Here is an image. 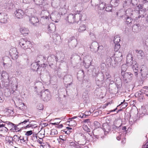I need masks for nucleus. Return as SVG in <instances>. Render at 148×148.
<instances>
[{
	"label": "nucleus",
	"instance_id": "nucleus-1",
	"mask_svg": "<svg viewBox=\"0 0 148 148\" xmlns=\"http://www.w3.org/2000/svg\"><path fill=\"white\" fill-rule=\"evenodd\" d=\"M133 64L132 68L135 75L138 74V64L135 61L134 62L133 58L131 55H128L127 58L126 64H123L121 67V72H125L127 69V66H129Z\"/></svg>",
	"mask_w": 148,
	"mask_h": 148
},
{
	"label": "nucleus",
	"instance_id": "nucleus-2",
	"mask_svg": "<svg viewBox=\"0 0 148 148\" xmlns=\"http://www.w3.org/2000/svg\"><path fill=\"white\" fill-rule=\"evenodd\" d=\"M39 86H38V91L37 90V89L38 87L37 86H36L35 87V90L37 92L38 95L39 97L43 99V100L45 101H47L50 100V92L48 91L47 89L46 90L44 91H40L41 90L40 88L41 89L44 88L43 84L40 82L38 83Z\"/></svg>",
	"mask_w": 148,
	"mask_h": 148
},
{
	"label": "nucleus",
	"instance_id": "nucleus-3",
	"mask_svg": "<svg viewBox=\"0 0 148 148\" xmlns=\"http://www.w3.org/2000/svg\"><path fill=\"white\" fill-rule=\"evenodd\" d=\"M102 78L100 79H98L96 80V84L98 86L103 84L104 82H105L107 80H111V76L108 72H105L102 76Z\"/></svg>",
	"mask_w": 148,
	"mask_h": 148
},
{
	"label": "nucleus",
	"instance_id": "nucleus-4",
	"mask_svg": "<svg viewBox=\"0 0 148 148\" xmlns=\"http://www.w3.org/2000/svg\"><path fill=\"white\" fill-rule=\"evenodd\" d=\"M20 46L24 49H27L32 47V45L30 42L26 39L22 38L19 41Z\"/></svg>",
	"mask_w": 148,
	"mask_h": 148
},
{
	"label": "nucleus",
	"instance_id": "nucleus-5",
	"mask_svg": "<svg viewBox=\"0 0 148 148\" xmlns=\"http://www.w3.org/2000/svg\"><path fill=\"white\" fill-rule=\"evenodd\" d=\"M123 80L126 83L130 82L132 79L133 75L130 73L121 72Z\"/></svg>",
	"mask_w": 148,
	"mask_h": 148
},
{
	"label": "nucleus",
	"instance_id": "nucleus-6",
	"mask_svg": "<svg viewBox=\"0 0 148 148\" xmlns=\"http://www.w3.org/2000/svg\"><path fill=\"white\" fill-rule=\"evenodd\" d=\"M27 138L24 137L20 136L19 137L17 135L14 136V140H15V142L19 145L21 144H25L27 143Z\"/></svg>",
	"mask_w": 148,
	"mask_h": 148
},
{
	"label": "nucleus",
	"instance_id": "nucleus-7",
	"mask_svg": "<svg viewBox=\"0 0 148 148\" xmlns=\"http://www.w3.org/2000/svg\"><path fill=\"white\" fill-rule=\"evenodd\" d=\"M92 61L91 58L89 56H86L84 57L83 63L84 66L86 68H89L91 65Z\"/></svg>",
	"mask_w": 148,
	"mask_h": 148
},
{
	"label": "nucleus",
	"instance_id": "nucleus-8",
	"mask_svg": "<svg viewBox=\"0 0 148 148\" xmlns=\"http://www.w3.org/2000/svg\"><path fill=\"white\" fill-rule=\"evenodd\" d=\"M58 59L54 55H50L47 58V60L50 66H52L53 63H56Z\"/></svg>",
	"mask_w": 148,
	"mask_h": 148
},
{
	"label": "nucleus",
	"instance_id": "nucleus-9",
	"mask_svg": "<svg viewBox=\"0 0 148 148\" xmlns=\"http://www.w3.org/2000/svg\"><path fill=\"white\" fill-rule=\"evenodd\" d=\"M79 143H77L75 141H72L70 142L69 143V148H80L79 144L80 145H83L85 143V142H83L82 143L80 141L78 142Z\"/></svg>",
	"mask_w": 148,
	"mask_h": 148
},
{
	"label": "nucleus",
	"instance_id": "nucleus-10",
	"mask_svg": "<svg viewBox=\"0 0 148 148\" xmlns=\"http://www.w3.org/2000/svg\"><path fill=\"white\" fill-rule=\"evenodd\" d=\"M9 53L12 58L13 60L17 59L18 56V53L17 52L16 48H12L10 50Z\"/></svg>",
	"mask_w": 148,
	"mask_h": 148
},
{
	"label": "nucleus",
	"instance_id": "nucleus-11",
	"mask_svg": "<svg viewBox=\"0 0 148 148\" xmlns=\"http://www.w3.org/2000/svg\"><path fill=\"white\" fill-rule=\"evenodd\" d=\"M59 15L56 11H54L51 14L50 18L55 23H58L59 21Z\"/></svg>",
	"mask_w": 148,
	"mask_h": 148
},
{
	"label": "nucleus",
	"instance_id": "nucleus-12",
	"mask_svg": "<svg viewBox=\"0 0 148 148\" xmlns=\"http://www.w3.org/2000/svg\"><path fill=\"white\" fill-rule=\"evenodd\" d=\"M14 14L15 16L19 19L22 18L24 15V11L21 9L16 10L14 12Z\"/></svg>",
	"mask_w": 148,
	"mask_h": 148
},
{
	"label": "nucleus",
	"instance_id": "nucleus-13",
	"mask_svg": "<svg viewBox=\"0 0 148 148\" xmlns=\"http://www.w3.org/2000/svg\"><path fill=\"white\" fill-rule=\"evenodd\" d=\"M29 20L31 24L35 26L37 25V24L39 22L38 18L35 16H29Z\"/></svg>",
	"mask_w": 148,
	"mask_h": 148
},
{
	"label": "nucleus",
	"instance_id": "nucleus-14",
	"mask_svg": "<svg viewBox=\"0 0 148 148\" xmlns=\"http://www.w3.org/2000/svg\"><path fill=\"white\" fill-rule=\"evenodd\" d=\"M102 129L105 135L107 134L110 131V127L107 123H103V125Z\"/></svg>",
	"mask_w": 148,
	"mask_h": 148
},
{
	"label": "nucleus",
	"instance_id": "nucleus-15",
	"mask_svg": "<svg viewBox=\"0 0 148 148\" xmlns=\"http://www.w3.org/2000/svg\"><path fill=\"white\" fill-rule=\"evenodd\" d=\"M8 18V16L5 14L3 13H0V22L1 23H6Z\"/></svg>",
	"mask_w": 148,
	"mask_h": 148
},
{
	"label": "nucleus",
	"instance_id": "nucleus-16",
	"mask_svg": "<svg viewBox=\"0 0 148 148\" xmlns=\"http://www.w3.org/2000/svg\"><path fill=\"white\" fill-rule=\"evenodd\" d=\"M148 10V7L146 6L143 9L140 10H139L138 13L139 16L138 18L143 17L146 14V12L147 10Z\"/></svg>",
	"mask_w": 148,
	"mask_h": 148
},
{
	"label": "nucleus",
	"instance_id": "nucleus-17",
	"mask_svg": "<svg viewBox=\"0 0 148 148\" xmlns=\"http://www.w3.org/2000/svg\"><path fill=\"white\" fill-rule=\"evenodd\" d=\"M66 20L70 23H73L75 22L74 14H70L66 17Z\"/></svg>",
	"mask_w": 148,
	"mask_h": 148
},
{
	"label": "nucleus",
	"instance_id": "nucleus-18",
	"mask_svg": "<svg viewBox=\"0 0 148 148\" xmlns=\"http://www.w3.org/2000/svg\"><path fill=\"white\" fill-rule=\"evenodd\" d=\"M136 54L138 59H142L145 56V54L143 51L142 50H135Z\"/></svg>",
	"mask_w": 148,
	"mask_h": 148
},
{
	"label": "nucleus",
	"instance_id": "nucleus-19",
	"mask_svg": "<svg viewBox=\"0 0 148 148\" xmlns=\"http://www.w3.org/2000/svg\"><path fill=\"white\" fill-rule=\"evenodd\" d=\"M114 60L117 62H120L123 58L122 53L119 52H116L114 54Z\"/></svg>",
	"mask_w": 148,
	"mask_h": 148
},
{
	"label": "nucleus",
	"instance_id": "nucleus-20",
	"mask_svg": "<svg viewBox=\"0 0 148 148\" xmlns=\"http://www.w3.org/2000/svg\"><path fill=\"white\" fill-rule=\"evenodd\" d=\"M141 29V26L139 24L134 25L132 27V31L135 33L140 32Z\"/></svg>",
	"mask_w": 148,
	"mask_h": 148
},
{
	"label": "nucleus",
	"instance_id": "nucleus-21",
	"mask_svg": "<svg viewBox=\"0 0 148 148\" xmlns=\"http://www.w3.org/2000/svg\"><path fill=\"white\" fill-rule=\"evenodd\" d=\"M1 77L3 80L5 82H7V81L9 79V75L6 71H2Z\"/></svg>",
	"mask_w": 148,
	"mask_h": 148
},
{
	"label": "nucleus",
	"instance_id": "nucleus-22",
	"mask_svg": "<svg viewBox=\"0 0 148 148\" xmlns=\"http://www.w3.org/2000/svg\"><path fill=\"white\" fill-rule=\"evenodd\" d=\"M27 117L25 116H23L21 118V122L19 123V125H23L25 124L26 123L29 122V119H27L26 118Z\"/></svg>",
	"mask_w": 148,
	"mask_h": 148
},
{
	"label": "nucleus",
	"instance_id": "nucleus-23",
	"mask_svg": "<svg viewBox=\"0 0 148 148\" xmlns=\"http://www.w3.org/2000/svg\"><path fill=\"white\" fill-rule=\"evenodd\" d=\"M56 29V26L54 24L50 23L48 26V30L50 33L55 31Z\"/></svg>",
	"mask_w": 148,
	"mask_h": 148
},
{
	"label": "nucleus",
	"instance_id": "nucleus-24",
	"mask_svg": "<svg viewBox=\"0 0 148 148\" xmlns=\"http://www.w3.org/2000/svg\"><path fill=\"white\" fill-rule=\"evenodd\" d=\"M21 33L24 35H26L28 34L29 32V30L25 27L21 28L20 29Z\"/></svg>",
	"mask_w": 148,
	"mask_h": 148
},
{
	"label": "nucleus",
	"instance_id": "nucleus-25",
	"mask_svg": "<svg viewBox=\"0 0 148 148\" xmlns=\"http://www.w3.org/2000/svg\"><path fill=\"white\" fill-rule=\"evenodd\" d=\"M32 67L34 70L38 71L39 69V66L38 65V63L36 62L34 63L31 65Z\"/></svg>",
	"mask_w": 148,
	"mask_h": 148
},
{
	"label": "nucleus",
	"instance_id": "nucleus-26",
	"mask_svg": "<svg viewBox=\"0 0 148 148\" xmlns=\"http://www.w3.org/2000/svg\"><path fill=\"white\" fill-rule=\"evenodd\" d=\"M131 0H126L123 1V7L124 8H127L130 4Z\"/></svg>",
	"mask_w": 148,
	"mask_h": 148
},
{
	"label": "nucleus",
	"instance_id": "nucleus-27",
	"mask_svg": "<svg viewBox=\"0 0 148 148\" xmlns=\"http://www.w3.org/2000/svg\"><path fill=\"white\" fill-rule=\"evenodd\" d=\"M75 22H77L79 21H81L82 16V15L79 14H74Z\"/></svg>",
	"mask_w": 148,
	"mask_h": 148
},
{
	"label": "nucleus",
	"instance_id": "nucleus-28",
	"mask_svg": "<svg viewBox=\"0 0 148 148\" xmlns=\"http://www.w3.org/2000/svg\"><path fill=\"white\" fill-rule=\"evenodd\" d=\"M86 29V27L85 25L82 24L80 25L79 28L78 29V31L79 32H82L85 31Z\"/></svg>",
	"mask_w": 148,
	"mask_h": 148
},
{
	"label": "nucleus",
	"instance_id": "nucleus-29",
	"mask_svg": "<svg viewBox=\"0 0 148 148\" xmlns=\"http://www.w3.org/2000/svg\"><path fill=\"white\" fill-rule=\"evenodd\" d=\"M120 41V38L119 36L116 35L114 37L113 41L114 44H119Z\"/></svg>",
	"mask_w": 148,
	"mask_h": 148
},
{
	"label": "nucleus",
	"instance_id": "nucleus-30",
	"mask_svg": "<svg viewBox=\"0 0 148 148\" xmlns=\"http://www.w3.org/2000/svg\"><path fill=\"white\" fill-rule=\"evenodd\" d=\"M77 44V41L76 39H74L70 45H69L71 48H74L76 47Z\"/></svg>",
	"mask_w": 148,
	"mask_h": 148
},
{
	"label": "nucleus",
	"instance_id": "nucleus-31",
	"mask_svg": "<svg viewBox=\"0 0 148 148\" xmlns=\"http://www.w3.org/2000/svg\"><path fill=\"white\" fill-rule=\"evenodd\" d=\"M81 136H82L83 137V138L85 140H87L88 138V137H89V141H90V139H91L92 138V136L90 135L88 133H86L85 135L84 134H83Z\"/></svg>",
	"mask_w": 148,
	"mask_h": 148
},
{
	"label": "nucleus",
	"instance_id": "nucleus-32",
	"mask_svg": "<svg viewBox=\"0 0 148 148\" xmlns=\"http://www.w3.org/2000/svg\"><path fill=\"white\" fill-rule=\"evenodd\" d=\"M5 140L6 141H8L10 144H11V143H12V141H13L15 142V140H14V136L13 138H12L11 136H7L5 138Z\"/></svg>",
	"mask_w": 148,
	"mask_h": 148
},
{
	"label": "nucleus",
	"instance_id": "nucleus-33",
	"mask_svg": "<svg viewBox=\"0 0 148 148\" xmlns=\"http://www.w3.org/2000/svg\"><path fill=\"white\" fill-rule=\"evenodd\" d=\"M124 14V12L123 10H119L116 12V15L117 16L122 18Z\"/></svg>",
	"mask_w": 148,
	"mask_h": 148
},
{
	"label": "nucleus",
	"instance_id": "nucleus-34",
	"mask_svg": "<svg viewBox=\"0 0 148 148\" xmlns=\"http://www.w3.org/2000/svg\"><path fill=\"white\" fill-rule=\"evenodd\" d=\"M125 23L127 24H130L131 23L132 21V19L128 16L125 17Z\"/></svg>",
	"mask_w": 148,
	"mask_h": 148
},
{
	"label": "nucleus",
	"instance_id": "nucleus-35",
	"mask_svg": "<svg viewBox=\"0 0 148 148\" xmlns=\"http://www.w3.org/2000/svg\"><path fill=\"white\" fill-rule=\"evenodd\" d=\"M7 125L8 127L10 128L14 127L15 126V125L9 121H6L4 122Z\"/></svg>",
	"mask_w": 148,
	"mask_h": 148
},
{
	"label": "nucleus",
	"instance_id": "nucleus-36",
	"mask_svg": "<svg viewBox=\"0 0 148 148\" xmlns=\"http://www.w3.org/2000/svg\"><path fill=\"white\" fill-rule=\"evenodd\" d=\"M105 10L107 12H111L112 10V5H106Z\"/></svg>",
	"mask_w": 148,
	"mask_h": 148
},
{
	"label": "nucleus",
	"instance_id": "nucleus-37",
	"mask_svg": "<svg viewBox=\"0 0 148 148\" xmlns=\"http://www.w3.org/2000/svg\"><path fill=\"white\" fill-rule=\"evenodd\" d=\"M5 125L3 124V126L0 127L1 128V130H0L3 131L4 133H7L8 131V130L6 127L5 126Z\"/></svg>",
	"mask_w": 148,
	"mask_h": 148
},
{
	"label": "nucleus",
	"instance_id": "nucleus-38",
	"mask_svg": "<svg viewBox=\"0 0 148 148\" xmlns=\"http://www.w3.org/2000/svg\"><path fill=\"white\" fill-rule=\"evenodd\" d=\"M138 0H131L130 4H131L133 6H135L137 5L138 2Z\"/></svg>",
	"mask_w": 148,
	"mask_h": 148
},
{
	"label": "nucleus",
	"instance_id": "nucleus-39",
	"mask_svg": "<svg viewBox=\"0 0 148 148\" xmlns=\"http://www.w3.org/2000/svg\"><path fill=\"white\" fill-rule=\"evenodd\" d=\"M114 49L115 51L117 52L118 50L120 48V45L119 44H114Z\"/></svg>",
	"mask_w": 148,
	"mask_h": 148
},
{
	"label": "nucleus",
	"instance_id": "nucleus-40",
	"mask_svg": "<svg viewBox=\"0 0 148 148\" xmlns=\"http://www.w3.org/2000/svg\"><path fill=\"white\" fill-rule=\"evenodd\" d=\"M36 127V126L35 124L33 123H29L26 126V128H29L30 127L33 128Z\"/></svg>",
	"mask_w": 148,
	"mask_h": 148
},
{
	"label": "nucleus",
	"instance_id": "nucleus-41",
	"mask_svg": "<svg viewBox=\"0 0 148 148\" xmlns=\"http://www.w3.org/2000/svg\"><path fill=\"white\" fill-rule=\"evenodd\" d=\"M58 132L57 130L56 129H52L51 131L50 135H54L57 134Z\"/></svg>",
	"mask_w": 148,
	"mask_h": 148
},
{
	"label": "nucleus",
	"instance_id": "nucleus-42",
	"mask_svg": "<svg viewBox=\"0 0 148 148\" xmlns=\"http://www.w3.org/2000/svg\"><path fill=\"white\" fill-rule=\"evenodd\" d=\"M69 123L71 125L74 126H76L77 124L76 121L73 120H71L69 121Z\"/></svg>",
	"mask_w": 148,
	"mask_h": 148
},
{
	"label": "nucleus",
	"instance_id": "nucleus-43",
	"mask_svg": "<svg viewBox=\"0 0 148 148\" xmlns=\"http://www.w3.org/2000/svg\"><path fill=\"white\" fill-rule=\"evenodd\" d=\"M94 126L96 128H99L100 127V124L97 121H95L94 122Z\"/></svg>",
	"mask_w": 148,
	"mask_h": 148
},
{
	"label": "nucleus",
	"instance_id": "nucleus-44",
	"mask_svg": "<svg viewBox=\"0 0 148 148\" xmlns=\"http://www.w3.org/2000/svg\"><path fill=\"white\" fill-rule=\"evenodd\" d=\"M119 2V1L118 0H112L111 2L112 3H114L115 6H116L118 5V4Z\"/></svg>",
	"mask_w": 148,
	"mask_h": 148
},
{
	"label": "nucleus",
	"instance_id": "nucleus-45",
	"mask_svg": "<svg viewBox=\"0 0 148 148\" xmlns=\"http://www.w3.org/2000/svg\"><path fill=\"white\" fill-rule=\"evenodd\" d=\"M125 101V100H124V101L123 102H121V103L119 105L120 106L121 105L122 106H123V107L122 108H125L127 105V103H124Z\"/></svg>",
	"mask_w": 148,
	"mask_h": 148
},
{
	"label": "nucleus",
	"instance_id": "nucleus-46",
	"mask_svg": "<svg viewBox=\"0 0 148 148\" xmlns=\"http://www.w3.org/2000/svg\"><path fill=\"white\" fill-rule=\"evenodd\" d=\"M143 3L144 4L143 6L144 7H146V6L148 7V0H144L143 1Z\"/></svg>",
	"mask_w": 148,
	"mask_h": 148
},
{
	"label": "nucleus",
	"instance_id": "nucleus-47",
	"mask_svg": "<svg viewBox=\"0 0 148 148\" xmlns=\"http://www.w3.org/2000/svg\"><path fill=\"white\" fill-rule=\"evenodd\" d=\"M19 108L20 110H23L24 108L25 105L24 103H21L19 105Z\"/></svg>",
	"mask_w": 148,
	"mask_h": 148
},
{
	"label": "nucleus",
	"instance_id": "nucleus-48",
	"mask_svg": "<svg viewBox=\"0 0 148 148\" xmlns=\"http://www.w3.org/2000/svg\"><path fill=\"white\" fill-rule=\"evenodd\" d=\"M112 58L110 57H107V59H106V62L108 64L110 63V64H111V62H112Z\"/></svg>",
	"mask_w": 148,
	"mask_h": 148
},
{
	"label": "nucleus",
	"instance_id": "nucleus-49",
	"mask_svg": "<svg viewBox=\"0 0 148 148\" xmlns=\"http://www.w3.org/2000/svg\"><path fill=\"white\" fill-rule=\"evenodd\" d=\"M43 105L42 104H39L37 107V108L39 110H42L43 109Z\"/></svg>",
	"mask_w": 148,
	"mask_h": 148
},
{
	"label": "nucleus",
	"instance_id": "nucleus-50",
	"mask_svg": "<svg viewBox=\"0 0 148 148\" xmlns=\"http://www.w3.org/2000/svg\"><path fill=\"white\" fill-rule=\"evenodd\" d=\"M32 131L30 130L27 132L25 134V135L27 136H29L31 135L32 134Z\"/></svg>",
	"mask_w": 148,
	"mask_h": 148
},
{
	"label": "nucleus",
	"instance_id": "nucleus-51",
	"mask_svg": "<svg viewBox=\"0 0 148 148\" xmlns=\"http://www.w3.org/2000/svg\"><path fill=\"white\" fill-rule=\"evenodd\" d=\"M19 125H19V124L18 125H15V126H14V130L16 132L19 131L20 130V129L17 127Z\"/></svg>",
	"mask_w": 148,
	"mask_h": 148
},
{
	"label": "nucleus",
	"instance_id": "nucleus-52",
	"mask_svg": "<svg viewBox=\"0 0 148 148\" xmlns=\"http://www.w3.org/2000/svg\"><path fill=\"white\" fill-rule=\"evenodd\" d=\"M90 37L92 39H94L95 38V36L94 35V34L92 32H90Z\"/></svg>",
	"mask_w": 148,
	"mask_h": 148
},
{
	"label": "nucleus",
	"instance_id": "nucleus-53",
	"mask_svg": "<svg viewBox=\"0 0 148 148\" xmlns=\"http://www.w3.org/2000/svg\"><path fill=\"white\" fill-rule=\"evenodd\" d=\"M84 115L85 116V117L86 118V116H88V115H90L91 114V113L90 112H85L84 113Z\"/></svg>",
	"mask_w": 148,
	"mask_h": 148
},
{
	"label": "nucleus",
	"instance_id": "nucleus-54",
	"mask_svg": "<svg viewBox=\"0 0 148 148\" xmlns=\"http://www.w3.org/2000/svg\"><path fill=\"white\" fill-rule=\"evenodd\" d=\"M41 18H42L43 20H46V21L48 20L49 19V17L47 16H42Z\"/></svg>",
	"mask_w": 148,
	"mask_h": 148
},
{
	"label": "nucleus",
	"instance_id": "nucleus-55",
	"mask_svg": "<svg viewBox=\"0 0 148 148\" xmlns=\"http://www.w3.org/2000/svg\"><path fill=\"white\" fill-rule=\"evenodd\" d=\"M137 7L138 8L139 10H142L143 9V7H144L143 5H142L139 4L137 6Z\"/></svg>",
	"mask_w": 148,
	"mask_h": 148
},
{
	"label": "nucleus",
	"instance_id": "nucleus-56",
	"mask_svg": "<svg viewBox=\"0 0 148 148\" xmlns=\"http://www.w3.org/2000/svg\"><path fill=\"white\" fill-rule=\"evenodd\" d=\"M74 39H75L74 37H71L69 38L68 40V43L70 42L71 41H72Z\"/></svg>",
	"mask_w": 148,
	"mask_h": 148
},
{
	"label": "nucleus",
	"instance_id": "nucleus-57",
	"mask_svg": "<svg viewBox=\"0 0 148 148\" xmlns=\"http://www.w3.org/2000/svg\"><path fill=\"white\" fill-rule=\"evenodd\" d=\"M142 148H148V142H147L145 145H143Z\"/></svg>",
	"mask_w": 148,
	"mask_h": 148
},
{
	"label": "nucleus",
	"instance_id": "nucleus-58",
	"mask_svg": "<svg viewBox=\"0 0 148 148\" xmlns=\"http://www.w3.org/2000/svg\"><path fill=\"white\" fill-rule=\"evenodd\" d=\"M41 125L42 127H44L48 125L47 123H42L41 124Z\"/></svg>",
	"mask_w": 148,
	"mask_h": 148
},
{
	"label": "nucleus",
	"instance_id": "nucleus-59",
	"mask_svg": "<svg viewBox=\"0 0 148 148\" xmlns=\"http://www.w3.org/2000/svg\"><path fill=\"white\" fill-rule=\"evenodd\" d=\"M83 122H84L85 123H90V121L89 119H85L84 120Z\"/></svg>",
	"mask_w": 148,
	"mask_h": 148
},
{
	"label": "nucleus",
	"instance_id": "nucleus-60",
	"mask_svg": "<svg viewBox=\"0 0 148 148\" xmlns=\"http://www.w3.org/2000/svg\"><path fill=\"white\" fill-rule=\"evenodd\" d=\"M106 66V64L104 63L101 64V68L102 69H103Z\"/></svg>",
	"mask_w": 148,
	"mask_h": 148
},
{
	"label": "nucleus",
	"instance_id": "nucleus-61",
	"mask_svg": "<svg viewBox=\"0 0 148 148\" xmlns=\"http://www.w3.org/2000/svg\"><path fill=\"white\" fill-rule=\"evenodd\" d=\"M81 114L82 115V116L81 115H80L79 116H78V117L81 118H86V117H85V116L84 115V114L82 113Z\"/></svg>",
	"mask_w": 148,
	"mask_h": 148
},
{
	"label": "nucleus",
	"instance_id": "nucleus-62",
	"mask_svg": "<svg viewBox=\"0 0 148 148\" xmlns=\"http://www.w3.org/2000/svg\"><path fill=\"white\" fill-rule=\"evenodd\" d=\"M99 47L98 46L97 47V50H93L92 49V47L91 46L90 47V49H91V50L92 51L96 52V51H97V50H98V49H99Z\"/></svg>",
	"mask_w": 148,
	"mask_h": 148
},
{
	"label": "nucleus",
	"instance_id": "nucleus-63",
	"mask_svg": "<svg viewBox=\"0 0 148 148\" xmlns=\"http://www.w3.org/2000/svg\"><path fill=\"white\" fill-rule=\"evenodd\" d=\"M57 126L58 128H61L62 127L63 125H62V124H60V125H59V124H58V125H57Z\"/></svg>",
	"mask_w": 148,
	"mask_h": 148
},
{
	"label": "nucleus",
	"instance_id": "nucleus-64",
	"mask_svg": "<svg viewBox=\"0 0 148 148\" xmlns=\"http://www.w3.org/2000/svg\"><path fill=\"white\" fill-rule=\"evenodd\" d=\"M8 112H10V114L11 115H12L13 114V112L12 110H10V109H9L8 110Z\"/></svg>",
	"mask_w": 148,
	"mask_h": 148
}]
</instances>
